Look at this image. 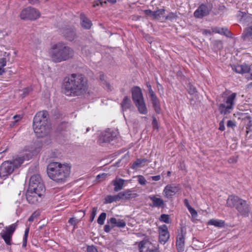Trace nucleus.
Returning <instances> with one entry per match:
<instances>
[{"instance_id": "obj_1", "label": "nucleus", "mask_w": 252, "mask_h": 252, "mask_svg": "<svg viewBox=\"0 0 252 252\" xmlns=\"http://www.w3.org/2000/svg\"><path fill=\"white\" fill-rule=\"evenodd\" d=\"M62 89L67 96H80L88 90V79L82 74L72 73L64 78Z\"/></svg>"}, {"instance_id": "obj_2", "label": "nucleus", "mask_w": 252, "mask_h": 252, "mask_svg": "<svg viewBox=\"0 0 252 252\" xmlns=\"http://www.w3.org/2000/svg\"><path fill=\"white\" fill-rule=\"evenodd\" d=\"M47 173L49 177L57 183H63L69 177L70 167L66 164L58 162L50 163L47 167Z\"/></svg>"}, {"instance_id": "obj_3", "label": "nucleus", "mask_w": 252, "mask_h": 252, "mask_svg": "<svg viewBox=\"0 0 252 252\" xmlns=\"http://www.w3.org/2000/svg\"><path fill=\"white\" fill-rule=\"evenodd\" d=\"M48 113L46 111H39L33 118V129L38 137L47 135L51 131L48 122Z\"/></svg>"}, {"instance_id": "obj_4", "label": "nucleus", "mask_w": 252, "mask_h": 252, "mask_svg": "<svg viewBox=\"0 0 252 252\" xmlns=\"http://www.w3.org/2000/svg\"><path fill=\"white\" fill-rule=\"evenodd\" d=\"M73 49L64 43L59 42L54 45L51 49L50 56L55 63H61L73 58Z\"/></svg>"}, {"instance_id": "obj_5", "label": "nucleus", "mask_w": 252, "mask_h": 252, "mask_svg": "<svg viewBox=\"0 0 252 252\" xmlns=\"http://www.w3.org/2000/svg\"><path fill=\"white\" fill-rule=\"evenodd\" d=\"M226 206L230 208H235L239 214L248 217L251 212L250 205L247 201L235 195H229L227 199Z\"/></svg>"}, {"instance_id": "obj_6", "label": "nucleus", "mask_w": 252, "mask_h": 252, "mask_svg": "<svg viewBox=\"0 0 252 252\" xmlns=\"http://www.w3.org/2000/svg\"><path fill=\"white\" fill-rule=\"evenodd\" d=\"M131 93L132 100L138 112L141 114H147L148 109L146 105L141 89L139 87H134L131 89Z\"/></svg>"}, {"instance_id": "obj_7", "label": "nucleus", "mask_w": 252, "mask_h": 252, "mask_svg": "<svg viewBox=\"0 0 252 252\" xmlns=\"http://www.w3.org/2000/svg\"><path fill=\"white\" fill-rule=\"evenodd\" d=\"M23 158H16L12 161H5L0 166V177L5 178L10 175L15 169L18 168L23 162Z\"/></svg>"}, {"instance_id": "obj_8", "label": "nucleus", "mask_w": 252, "mask_h": 252, "mask_svg": "<svg viewBox=\"0 0 252 252\" xmlns=\"http://www.w3.org/2000/svg\"><path fill=\"white\" fill-rule=\"evenodd\" d=\"M45 189V187L40 176L39 174L32 175L30 179L28 190L37 191L39 194H41V193H44Z\"/></svg>"}, {"instance_id": "obj_9", "label": "nucleus", "mask_w": 252, "mask_h": 252, "mask_svg": "<svg viewBox=\"0 0 252 252\" xmlns=\"http://www.w3.org/2000/svg\"><path fill=\"white\" fill-rule=\"evenodd\" d=\"M236 97V94L233 93L226 97L224 103L219 105V109L221 114L226 115L230 113L231 110L233 109Z\"/></svg>"}, {"instance_id": "obj_10", "label": "nucleus", "mask_w": 252, "mask_h": 252, "mask_svg": "<svg viewBox=\"0 0 252 252\" xmlns=\"http://www.w3.org/2000/svg\"><path fill=\"white\" fill-rule=\"evenodd\" d=\"M40 16L38 10L34 8L29 7L23 9L20 15V18L23 20H34Z\"/></svg>"}, {"instance_id": "obj_11", "label": "nucleus", "mask_w": 252, "mask_h": 252, "mask_svg": "<svg viewBox=\"0 0 252 252\" xmlns=\"http://www.w3.org/2000/svg\"><path fill=\"white\" fill-rule=\"evenodd\" d=\"M117 134V131L108 128L104 131L101 132L98 139V142L99 144L110 142L116 137Z\"/></svg>"}, {"instance_id": "obj_12", "label": "nucleus", "mask_w": 252, "mask_h": 252, "mask_svg": "<svg viewBox=\"0 0 252 252\" xmlns=\"http://www.w3.org/2000/svg\"><path fill=\"white\" fill-rule=\"evenodd\" d=\"M16 226L17 224L16 223H13L6 227L5 228V230H2L1 232V237L7 245H11L12 236L16 229Z\"/></svg>"}, {"instance_id": "obj_13", "label": "nucleus", "mask_w": 252, "mask_h": 252, "mask_svg": "<svg viewBox=\"0 0 252 252\" xmlns=\"http://www.w3.org/2000/svg\"><path fill=\"white\" fill-rule=\"evenodd\" d=\"M44 193L39 194L37 191H30L28 190L26 193V198L28 202L32 204H36L42 200V196Z\"/></svg>"}, {"instance_id": "obj_14", "label": "nucleus", "mask_w": 252, "mask_h": 252, "mask_svg": "<svg viewBox=\"0 0 252 252\" xmlns=\"http://www.w3.org/2000/svg\"><path fill=\"white\" fill-rule=\"evenodd\" d=\"M158 229L159 242L164 245L168 241L170 237L167 226L165 224H163L159 226Z\"/></svg>"}, {"instance_id": "obj_15", "label": "nucleus", "mask_w": 252, "mask_h": 252, "mask_svg": "<svg viewBox=\"0 0 252 252\" xmlns=\"http://www.w3.org/2000/svg\"><path fill=\"white\" fill-rule=\"evenodd\" d=\"M180 190V186L174 184L167 185L163 190V194L167 198L174 195Z\"/></svg>"}, {"instance_id": "obj_16", "label": "nucleus", "mask_w": 252, "mask_h": 252, "mask_svg": "<svg viewBox=\"0 0 252 252\" xmlns=\"http://www.w3.org/2000/svg\"><path fill=\"white\" fill-rule=\"evenodd\" d=\"M181 234L178 235L176 240V246L178 252H183L185 248V233L183 232V228L181 229Z\"/></svg>"}, {"instance_id": "obj_17", "label": "nucleus", "mask_w": 252, "mask_h": 252, "mask_svg": "<svg viewBox=\"0 0 252 252\" xmlns=\"http://www.w3.org/2000/svg\"><path fill=\"white\" fill-rule=\"evenodd\" d=\"M209 14V10L207 5L201 4L194 12V16L197 18H202Z\"/></svg>"}, {"instance_id": "obj_18", "label": "nucleus", "mask_w": 252, "mask_h": 252, "mask_svg": "<svg viewBox=\"0 0 252 252\" xmlns=\"http://www.w3.org/2000/svg\"><path fill=\"white\" fill-rule=\"evenodd\" d=\"M63 34L65 38L69 41H73L76 37V31L72 28L65 29Z\"/></svg>"}, {"instance_id": "obj_19", "label": "nucleus", "mask_w": 252, "mask_h": 252, "mask_svg": "<svg viewBox=\"0 0 252 252\" xmlns=\"http://www.w3.org/2000/svg\"><path fill=\"white\" fill-rule=\"evenodd\" d=\"M80 24L82 28L89 30L92 26V21L84 13L80 15Z\"/></svg>"}, {"instance_id": "obj_20", "label": "nucleus", "mask_w": 252, "mask_h": 252, "mask_svg": "<svg viewBox=\"0 0 252 252\" xmlns=\"http://www.w3.org/2000/svg\"><path fill=\"white\" fill-rule=\"evenodd\" d=\"M158 195H153L149 196V198L153 203V206L156 207H163L164 206V201L163 199L158 197Z\"/></svg>"}, {"instance_id": "obj_21", "label": "nucleus", "mask_w": 252, "mask_h": 252, "mask_svg": "<svg viewBox=\"0 0 252 252\" xmlns=\"http://www.w3.org/2000/svg\"><path fill=\"white\" fill-rule=\"evenodd\" d=\"M108 223H110L112 225V227L117 226L118 227L122 228L124 227L126 225L125 222L121 220H117L115 218H111L107 221Z\"/></svg>"}, {"instance_id": "obj_22", "label": "nucleus", "mask_w": 252, "mask_h": 252, "mask_svg": "<svg viewBox=\"0 0 252 252\" xmlns=\"http://www.w3.org/2000/svg\"><path fill=\"white\" fill-rule=\"evenodd\" d=\"M236 72L238 73H249L250 71V65L246 64H243L241 65H238L233 68Z\"/></svg>"}, {"instance_id": "obj_23", "label": "nucleus", "mask_w": 252, "mask_h": 252, "mask_svg": "<svg viewBox=\"0 0 252 252\" xmlns=\"http://www.w3.org/2000/svg\"><path fill=\"white\" fill-rule=\"evenodd\" d=\"M125 180L122 179L116 178L112 182V184L114 186V190L118 191L122 189L124 186Z\"/></svg>"}, {"instance_id": "obj_24", "label": "nucleus", "mask_w": 252, "mask_h": 252, "mask_svg": "<svg viewBox=\"0 0 252 252\" xmlns=\"http://www.w3.org/2000/svg\"><path fill=\"white\" fill-rule=\"evenodd\" d=\"M147 161V159L144 158H138L133 163L131 167L132 169H137V168L144 166L145 165V163Z\"/></svg>"}, {"instance_id": "obj_25", "label": "nucleus", "mask_w": 252, "mask_h": 252, "mask_svg": "<svg viewBox=\"0 0 252 252\" xmlns=\"http://www.w3.org/2000/svg\"><path fill=\"white\" fill-rule=\"evenodd\" d=\"M208 224L214 225L216 227H222L224 226L225 223L224 221L222 220H210L208 221Z\"/></svg>"}, {"instance_id": "obj_26", "label": "nucleus", "mask_w": 252, "mask_h": 252, "mask_svg": "<svg viewBox=\"0 0 252 252\" xmlns=\"http://www.w3.org/2000/svg\"><path fill=\"white\" fill-rule=\"evenodd\" d=\"M153 106L155 110V111L159 114L160 112V103L158 99V97L155 98L151 99Z\"/></svg>"}, {"instance_id": "obj_27", "label": "nucleus", "mask_w": 252, "mask_h": 252, "mask_svg": "<svg viewBox=\"0 0 252 252\" xmlns=\"http://www.w3.org/2000/svg\"><path fill=\"white\" fill-rule=\"evenodd\" d=\"M70 125L68 123L63 122L58 126V130L61 131H68L69 130Z\"/></svg>"}, {"instance_id": "obj_28", "label": "nucleus", "mask_w": 252, "mask_h": 252, "mask_svg": "<svg viewBox=\"0 0 252 252\" xmlns=\"http://www.w3.org/2000/svg\"><path fill=\"white\" fill-rule=\"evenodd\" d=\"M165 12V10L163 8L159 9L156 11H154L153 18L156 19L160 17L163 15Z\"/></svg>"}, {"instance_id": "obj_29", "label": "nucleus", "mask_w": 252, "mask_h": 252, "mask_svg": "<svg viewBox=\"0 0 252 252\" xmlns=\"http://www.w3.org/2000/svg\"><path fill=\"white\" fill-rule=\"evenodd\" d=\"M106 213L103 212L101 213L97 220V223L100 225H103L104 223V221L106 219Z\"/></svg>"}, {"instance_id": "obj_30", "label": "nucleus", "mask_w": 252, "mask_h": 252, "mask_svg": "<svg viewBox=\"0 0 252 252\" xmlns=\"http://www.w3.org/2000/svg\"><path fill=\"white\" fill-rule=\"evenodd\" d=\"M117 197L115 195L111 196V195H107L105 198V203H110L114 201H116Z\"/></svg>"}, {"instance_id": "obj_31", "label": "nucleus", "mask_w": 252, "mask_h": 252, "mask_svg": "<svg viewBox=\"0 0 252 252\" xmlns=\"http://www.w3.org/2000/svg\"><path fill=\"white\" fill-rule=\"evenodd\" d=\"M105 76L104 74L100 75V79L101 80L102 84L105 85L108 90H110L111 86L110 84L107 82V81L105 80Z\"/></svg>"}, {"instance_id": "obj_32", "label": "nucleus", "mask_w": 252, "mask_h": 252, "mask_svg": "<svg viewBox=\"0 0 252 252\" xmlns=\"http://www.w3.org/2000/svg\"><path fill=\"white\" fill-rule=\"evenodd\" d=\"M29 232V228H27L25 231V234L23 237V247H26L27 246V239L28 236V234Z\"/></svg>"}, {"instance_id": "obj_33", "label": "nucleus", "mask_w": 252, "mask_h": 252, "mask_svg": "<svg viewBox=\"0 0 252 252\" xmlns=\"http://www.w3.org/2000/svg\"><path fill=\"white\" fill-rule=\"evenodd\" d=\"M159 220L166 223H169V216L168 215L162 214L159 218Z\"/></svg>"}, {"instance_id": "obj_34", "label": "nucleus", "mask_w": 252, "mask_h": 252, "mask_svg": "<svg viewBox=\"0 0 252 252\" xmlns=\"http://www.w3.org/2000/svg\"><path fill=\"white\" fill-rule=\"evenodd\" d=\"M223 30L221 31L220 32V34H223L226 37H231L232 33L231 32L228 30V29L226 28H222Z\"/></svg>"}, {"instance_id": "obj_35", "label": "nucleus", "mask_w": 252, "mask_h": 252, "mask_svg": "<svg viewBox=\"0 0 252 252\" xmlns=\"http://www.w3.org/2000/svg\"><path fill=\"white\" fill-rule=\"evenodd\" d=\"M97 210V207H93L92 208V212L91 214L90 218V222H92L94 221L95 216L96 215Z\"/></svg>"}, {"instance_id": "obj_36", "label": "nucleus", "mask_w": 252, "mask_h": 252, "mask_svg": "<svg viewBox=\"0 0 252 252\" xmlns=\"http://www.w3.org/2000/svg\"><path fill=\"white\" fill-rule=\"evenodd\" d=\"M138 196L137 193L131 190H127V199H131L136 197Z\"/></svg>"}, {"instance_id": "obj_37", "label": "nucleus", "mask_w": 252, "mask_h": 252, "mask_svg": "<svg viewBox=\"0 0 252 252\" xmlns=\"http://www.w3.org/2000/svg\"><path fill=\"white\" fill-rule=\"evenodd\" d=\"M138 183L142 185H144L146 183V180L145 178L142 175H139L137 177Z\"/></svg>"}, {"instance_id": "obj_38", "label": "nucleus", "mask_w": 252, "mask_h": 252, "mask_svg": "<svg viewBox=\"0 0 252 252\" xmlns=\"http://www.w3.org/2000/svg\"><path fill=\"white\" fill-rule=\"evenodd\" d=\"M32 91V89L31 88H30V87L24 89L23 90V94H21V95H22V97H25Z\"/></svg>"}, {"instance_id": "obj_39", "label": "nucleus", "mask_w": 252, "mask_h": 252, "mask_svg": "<svg viewBox=\"0 0 252 252\" xmlns=\"http://www.w3.org/2000/svg\"><path fill=\"white\" fill-rule=\"evenodd\" d=\"M78 222V220L74 218H70V219L68 220V223H69L71 225L73 226L74 228H75V225H76Z\"/></svg>"}, {"instance_id": "obj_40", "label": "nucleus", "mask_w": 252, "mask_h": 252, "mask_svg": "<svg viewBox=\"0 0 252 252\" xmlns=\"http://www.w3.org/2000/svg\"><path fill=\"white\" fill-rule=\"evenodd\" d=\"M223 30L222 28H220L218 27H214L212 28V31L213 32L220 34L221 31Z\"/></svg>"}, {"instance_id": "obj_41", "label": "nucleus", "mask_w": 252, "mask_h": 252, "mask_svg": "<svg viewBox=\"0 0 252 252\" xmlns=\"http://www.w3.org/2000/svg\"><path fill=\"white\" fill-rule=\"evenodd\" d=\"M88 252H98L97 249L93 245L87 247Z\"/></svg>"}, {"instance_id": "obj_42", "label": "nucleus", "mask_w": 252, "mask_h": 252, "mask_svg": "<svg viewBox=\"0 0 252 252\" xmlns=\"http://www.w3.org/2000/svg\"><path fill=\"white\" fill-rule=\"evenodd\" d=\"M99 2L100 3V4L101 5H103V3H106L107 1L108 2H110L112 4H114L116 2V0H98Z\"/></svg>"}, {"instance_id": "obj_43", "label": "nucleus", "mask_w": 252, "mask_h": 252, "mask_svg": "<svg viewBox=\"0 0 252 252\" xmlns=\"http://www.w3.org/2000/svg\"><path fill=\"white\" fill-rule=\"evenodd\" d=\"M38 215L35 212L33 213L32 215L28 219V221L30 222H32L33 221L35 218H36L38 217Z\"/></svg>"}, {"instance_id": "obj_44", "label": "nucleus", "mask_w": 252, "mask_h": 252, "mask_svg": "<svg viewBox=\"0 0 252 252\" xmlns=\"http://www.w3.org/2000/svg\"><path fill=\"white\" fill-rule=\"evenodd\" d=\"M152 126L154 128H158V121L155 117H153Z\"/></svg>"}, {"instance_id": "obj_45", "label": "nucleus", "mask_w": 252, "mask_h": 252, "mask_svg": "<svg viewBox=\"0 0 252 252\" xmlns=\"http://www.w3.org/2000/svg\"><path fill=\"white\" fill-rule=\"evenodd\" d=\"M188 210H189V213L191 214V215L192 216H195L196 215H197V212L196 211V210L195 209L192 208L191 207H189V208L188 209Z\"/></svg>"}, {"instance_id": "obj_46", "label": "nucleus", "mask_w": 252, "mask_h": 252, "mask_svg": "<svg viewBox=\"0 0 252 252\" xmlns=\"http://www.w3.org/2000/svg\"><path fill=\"white\" fill-rule=\"evenodd\" d=\"M235 126H236V125L234 121H231V120H229L227 122V127L233 128V127H234Z\"/></svg>"}, {"instance_id": "obj_47", "label": "nucleus", "mask_w": 252, "mask_h": 252, "mask_svg": "<svg viewBox=\"0 0 252 252\" xmlns=\"http://www.w3.org/2000/svg\"><path fill=\"white\" fill-rule=\"evenodd\" d=\"M149 94L151 99L157 97V95L152 89H150V91H149Z\"/></svg>"}, {"instance_id": "obj_48", "label": "nucleus", "mask_w": 252, "mask_h": 252, "mask_svg": "<svg viewBox=\"0 0 252 252\" xmlns=\"http://www.w3.org/2000/svg\"><path fill=\"white\" fill-rule=\"evenodd\" d=\"M6 64V60L5 58H1L0 59V67H4Z\"/></svg>"}, {"instance_id": "obj_49", "label": "nucleus", "mask_w": 252, "mask_h": 252, "mask_svg": "<svg viewBox=\"0 0 252 252\" xmlns=\"http://www.w3.org/2000/svg\"><path fill=\"white\" fill-rule=\"evenodd\" d=\"M144 12L147 15L151 16L153 18L154 11H153L150 9H147V10H145L144 11Z\"/></svg>"}, {"instance_id": "obj_50", "label": "nucleus", "mask_w": 252, "mask_h": 252, "mask_svg": "<svg viewBox=\"0 0 252 252\" xmlns=\"http://www.w3.org/2000/svg\"><path fill=\"white\" fill-rule=\"evenodd\" d=\"M113 227H110V226L109 224H106L104 226V230L105 232L108 233L110 231L111 229Z\"/></svg>"}, {"instance_id": "obj_51", "label": "nucleus", "mask_w": 252, "mask_h": 252, "mask_svg": "<svg viewBox=\"0 0 252 252\" xmlns=\"http://www.w3.org/2000/svg\"><path fill=\"white\" fill-rule=\"evenodd\" d=\"M125 195V192H120V193H118V194L116 195L115 196L117 197V200L119 201L120 199L122 198Z\"/></svg>"}, {"instance_id": "obj_52", "label": "nucleus", "mask_w": 252, "mask_h": 252, "mask_svg": "<svg viewBox=\"0 0 252 252\" xmlns=\"http://www.w3.org/2000/svg\"><path fill=\"white\" fill-rule=\"evenodd\" d=\"M219 125V129L221 131H223L225 129L223 120L220 122Z\"/></svg>"}, {"instance_id": "obj_53", "label": "nucleus", "mask_w": 252, "mask_h": 252, "mask_svg": "<svg viewBox=\"0 0 252 252\" xmlns=\"http://www.w3.org/2000/svg\"><path fill=\"white\" fill-rule=\"evenodd\" d=\"M126 96H125L123 98V102L121 103V106H122L123 111H124V109L126 108Z\"/></svg>"}, {"instance_id": "obj_54", "label": "nucleus", "mask_w": 252, "mask_h": 252, "mask_svg": "<svg viewBox=\"0 0 252 252\" xmlns=\"http://www.w3.org/2000/svg\"><path fill=\"white\" fill-rule=\"evenodd\" d=\"M202 33L205 35H212V32L209 30H203L202 31Z\"/></svg>"}, {"instance_id": "obj_55", "label": "nucleus", "mask_w": 252, "mask_h": 252, "mask_svg": "<svg viewBox=\"0 0 252 252\" xmlns=\"http://www.w3.org/2000/svg\"><path fill=\"white\" fill-rule=\"evenodd\" d=\"M247 34L249 36H252V26L247 28Z\"/></svg>"}, {"instance_id": "obj_56", "label": "nucleus", "mask_w": 252, "mask_h": 252, "mask_svg": "<svg viewBox=\"0 0 252 252\" xmlns=\"http://www.w3.org/2000/svg\"><path fill=\"white\" fill-rule=\"evenodd\" d=\"M107 175V174L105 173H103L101 174H99L96 176V179L99 180L101 178H104L105 177H106Z\"/></svg>"}, {"instance_id": "obj_57", "label": "nucleus", "mask_w": 252, "mask_h": 252, "mask_svg": "<svg viewBox=\"0 0 252 252\" xmlns=\"http://www.w3.org/2000/svg\"><path fill=\"white\" fill-rule=\"evenodd\" d=\"M151 178L153 181H158L160 180L161 177L160 175H157L151 177Z\"/></svg>"}, {"instance_id": "obj_58", "label": "nucleus", "mask_w": 252, "mask_h": 252, "mask_svg": "<svg viewBox=\"0 0 252 252\" xmlns=\"http://www.w3.org/2000/svg\"><path fill=\"white\" fill-rule=\"evenodd\" d=\"M13 118L15 119V123L17 122L19 120L21 119L22 117L20 115H16L13 116Z\"/></svg>"}, {"instance_id": "obj_59", "label": "nucleus", "mask_w": 252, "mask_h": 252, "mask_svg": "<svg viewBox=\"0 0 252 252\" xmlns=\"http://www.w3.org/2000/svg\"><path fill=\"white\" fill-rule=\"evenodd\" d=\"M184 204H185V205L187 207L188 209H189V207H191L189 204V202L188 199H185L184 200Z\"/></svg>"}, {"instance_id": "obj_60", "label": "nucleus", "mask_w": 252, "mask_h": 252, "mask_svg": "<svg viewBox=\"0 0 252 252\" xmlns=\"http://www.w3.org/2000/svg\"><path fill=\"white\" fill-rule=\"evenodd\" d=\"M196 92V89L194 87H190V90L189 91V93L190 94H193L194 93H195Z\"/></svg>"}, {"instance_id": "obj_61", "label": "nucleus", "mask_w": 252, "mask_h": 252, "mask_svg": "<svg viewBox=\"0 0 252 252\" xmlns=\"http://www.w3.org/2000/svg\"><path fill=\"white\" fill-rule=\"evenodd\" d=\"M99 4H100V3L98 0H95L93 4V6L96 7V6H98Z\"/></svg>"}, {"instance_id": "obj_62", "label": "nucleus", "mask_w": 252, "mask_h": 252, "mask_svg": "<svg viewBox=\"0 0 252 252\" xmlns=\"http://www.w3.org/2000/svg\"><path fill=\"white\" fill-rule=\"evenodd\" d=\"M249 73L251 75V79H252V64L250 65V71Z\"/></svg>"}, {"instance_id": "obj_63", "label": "nucleus", "mask_w": 252, "mask_h": 252, "mask_svg": "<svg viewBox=\"0 0 252 252\" xmlns=\"http://www.w3.org/2000/svg\"><path fill=\"white\" fill-rule=\"evenodd\" d=\"M28 1L29 2V3L32 4L38 2V0H28Z\"/></svg>"}, {"instance_id": "obj_64", "label": "nucleus", "mask_w": 252, "mask_h": 252, "mask_svg": "<svg viewBox=\"0 0 252 252\" xmlns=\"http://www.w3.org/2000/svg\"><path fill=\"white\" fill-rule=\"evenodd\" d=\"M4 72V69L3 67H0V75H2Z\"/></svg>"}]
</instances>
